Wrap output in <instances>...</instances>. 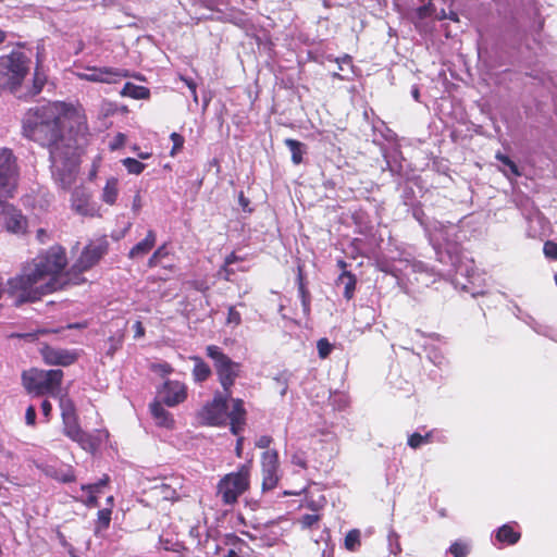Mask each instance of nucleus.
I'll return each instance as SVG.
<instances>
[{
    "label": "nucleus",
    "mask_w": 557,
    "mask_h": 557,
    "mask_svg": "<svg viewBox=\"0 0 557 557\" xmlns=\"http://www.w3.org/2000/svg\"><path fill=\"white\" fill-rule=\"evenodd\" d=\"M22 136L48 150L53 176L63 189H69L88 136L78 111L63 101L32 107L22 119Z\"/></svg>",
    "instance_id": "1"
},
{
    "label": "nucleus",
    "mask_w": 557,
    "mask_h": 557,
    "mask_svg": "<svg viewBox=\"0 0 557 557\" xmlns=\"http://www.w3.org/2000/svg\"><path fill=\"white\" fill-rule=\"evenodd\" d=\"M67 265V256L61 245H53L48 249L41 250L30 262L24 267L21 275L8 280V293L14 304L20 306L25 302H35L42 296L50 293H44V284H37L44 280L51 282L59 278Z\"/></svg>",
    "instance_id": "2"
},
{
    "label": "nucleus",
    "mask_w": 557,
    "mask_h": 557,
    "mask_svg": "<svg viewBox=\"0 0 557 557\" xmlns=\"http://www.w3.org/2000/svg\"><path fill=\"white\" fill-rule=\"evenodd\" d=\"M206 355L213 362L216 380L222 387L221 393H225L226 396H232V388L236 380L242 376L243 364L234 361L216 345H208L206 347Z\"/></svg>",
    "instance_id": "3"
},
{
    "label": "nucleus",
    "mask_w": 557,
    "mask_h": 557,
    "mask_svg": "<svg viewBox=\"0 0 557 557\" xmlns=\"http://www.w3.org/2000/svg\"><path fill=\"white\" fill-rule=\"evenodd\" d=\"M30 60L21 51L0 57V89L15 94L29 71Z\"/></svg>",
    "instance_id": "4"
},
{
    "label": "nucleus",
    "mask_w": 557,
    "mask_h": 557,
    "mask_svg": "<svg viewBox=\"0 0 557 557\" xmlns=\"http://www.w3.org/2000/svg\"><path fill=\"white\" fill-rule=\"evenodd\" d=\"M252 460L240 465L236 471L222 476L216 485V494L224 505H234L250 487Z\"/></svg>",
    "instance_id": "5"
},
{
    "label": "nucleus",
    "mask_w": 557,
    "mask_h": 557,
    "mask_svg": "<svg viewBox=\"0 0 557 557\" xmlns=\"http://www.w3.org/2000/svg\"><path fill=\"white\" fill-rule=\"evenodd\" d=\"M64 373L60 369L41 370L32 368L22 373L25 389L34 396H58Z\"/></svg>",
    "instance_id": "6"
},
{
    "label": "nucleus",
    "mask_w": 557,
    "mask_h": 557,
    "mask_svg": "<svg viewBox=\"0 0 557 557\" xmlns=\"http://www.w3.org/2000/svg\"><path fill=\"white\" fill-rule=\"evenodd\" d=\"M18 177L20 168L13 150L0 147V200L14 196Z\"/></svg>",
    "instance_id": "7"
},
{
    "label": "nucleus",
    "mask_w": 557,
    "mask_h": 557,
    "mask_svg": "<svg viewBox=\"0 0 557 557\" xmlns=\"http://www.w3.org/2000/svg\"><path fill=\"white\" fill-rule=\"evenodd\" d=\"M231 396L216 391L212 400L206 403L197 413L202 425L224 426L227 424V409Z\"/></svg>",
    "instance_id": "8"
},
{
    "label": "nucleus",
    "mask_w": 557,
    "mask_h": 557,
    "mask_svg": "<svg viewBox=\"0 0 557 557\" xmlns=\"http://www.w3.org/2000/svg\"><path fill=\"white\" fill-rule=\"evenodd\" d=\"M262 492L274 490L281 479L278 453L276 449H268L261 455Z\"/></svg>",
    "instance_id": "9"
},
{
    "label": "nucleus",
    "mask_w": 557,
    "mask_h": 557,
    "mask_svg": "<svg viewBox=\"0 0 557 557\" xmlns=\"http://www.w3.org/2000/svg\"><path fill=\"white\" fill-rule=\"evenodd\" d=\"M0 215L5 231L18 236L25 235L28 228V220L22 211L13 205L5 202V199L0 200Z\"/></svg>",
    "instance_id": "10"
},
{
    "label": "nucleus",
    "mask_w": 557,
    "mask_h": 557,
    "mask_svg": "<svg viewBox=\"0 0 557 557\" xmlns=\"http://www.w3.org/2000/svg\"><path fill=\"white\" fill-rule=\"evenodd\" d=\"M86 270H81L76 268V263L66 271L62 272L59 278H54L51 282H46L44 284V293H55L60 290H65L72 286L82 285L86 282L83 273Z\"/></svg>",
    "instance_id": "11"
},
{
    "label": "nucleus",
    "mask_w": 557,
    "mask_h": 557,
    "mask_svg": "<svg viewBox=\"0 0 557 557\" xmlns=\"http://www.w3.org/2000/svg\"><path fill=\"white\" fill-rule=\"evenodd\" d=\"M72 209L84 216H94L96 208L91 202V195L84 187H76L71 195Z\"/></svg>",
    "instance_id": "12"
},
{
    "label": "nucleus",
    "mask_w": 557,
    "mask_h": 557,
    "mask_svg": "<svg viewBox=\"0 0 557 557\" xmlns=\"http://www.w3.org/2000/svg\"><path fill=\"white\" fill-rule=\"evenodd\" d=\"M232 409L227 412V420H230V430L232 434L239 435L246 424L247 411L244 407L242 398H233L231 396Z\"/></svg>",
    "instance_id": "13"
},
{
    "label": "nucleus",
    "mask_w": 557,
    "mask_h": 557,
    "mask_svg": "<svg viewBox=\"0 0 557 557\" xmlns=\"http://www.w3.org/2000/svg\"><path fill=\"white\" fill-rule=\"evenodd\" d=\"M187 398V386L180 381H166L163 385V403L169 407L177 406Z\"/></svg>",
    "instance_id": "14"
},
{
    "label": "nucleus",
    "mask_w": 557,
    "mask_h": 557,
    "mask_svg": "<svg viewBox=\"0 0 557 557\" xmlns=\"http://www.w3.org/2000/svg\"><path fill=\"white\" fill-rule=\"evenodd\" d=\"M42 358L47 364L67 367L77 360V354L67 349L45 347Z\"/></svg>",
    "instance_id": "15"
},
{
    "label": "nucleus",
    "mask_w": 557,
    "mask_h": 557,
    "mask_svg": "<svg viewBox=\"0 0 557 557\" xmlns=\"http://www.w3.org/2000/svg\"><path fill=\"white\" fill-rule=\"evenodd\" d=\"M128 76L129 74L127 71L114 67H94L91 69L90 74L84 75V77L89 82L107 84L116 83L120 78Z\"/></svg>",
    "instance_id": "16"
},
{
    "label": "nucleus",
    "mask_w": 557,
    "mask_h": 557,
    "mask_svg": "<svg viewBox=\"0 0 557 557\" xmlns=\"http://www.w3.org/2000/svg\"><path fill=\"white\" fill-rule=\"evenodd\" d=\"M63 433L72 441L78 443L84 449L90 444V435L83 431L78 423V418L62 420Z\"/></svg>",
    "instance_id": "17"
},
{
    "label": "nucleus",
    "mask_w": 557,
    "mask_h": 557,
    "mask_svg": "<svg viewBox=\"0 0 557 557\" xmlns=\"http://www.w3.org/2000/svg\"><path fill=\"white\" fill-rule=\"evenodd\" d=\"M103 253L104 249L100 246L89 245L85 247L75 262L76 268H79L81 270L91 269L95 264L98 263Z\"/></svg>",
    "instance_id": "18"
},
{
    "label": "nucleus",
    "mask_w": 557,
    "mask_h": 557,
    "mask_svg": "<svg viewBox=\"0 0 557 557\" xmlns=\"http://www.w3.org/2000/svg\"><path fill=\"white\" fill-rule=\"evenodd\" d=\"M150 412L156 423L159 426L165 429H173L175 421L172 414L164 409L163 405L160 401H153L150 404Z\"/></svg>",
    "instance_id": "19"
},
{
    "label": "nucleus",
    "mask_w": 557,
    "mask_h": 557,
    "mask_svg": "<svg viewBox=\"0 0 557 557\" xmlns=\"http://www.w3.org/2000/svg\"><path fill=\"white\" fill-rule=\"evenodd\" d=\"M297 285L304 313L306 317H309L311 311V295L306 286L302 264L297 267Z\"/></svg>",
    "instance_id": "20"
},
{
    "label": "nucleus",
    "mask_w": 557,
    "mask_h": 557,
    "mask_svg": "<svg viewBox=\"0 0 557 557\" xmlns=\"http://www.w3.org/2000/svg\"><path fill=\"white\" fill-rule=\"evenodd\" d=\"M157 235L153 230H149L146 237L137 243L128 252L131 259L147 255L156 245Z\"/></svg>",
    "instance_id": "21"
},
{
    "label": "nucleus",
    "mask_w": 557,
    "mask_h": 557,
    "mask_svg": "<svg viewBox=\"0 0 557 557\" xmlns=\"http://www.w3.org/2000/svg\"><path fill=\"white\" fill-rule=\"evenodd\" d=\"M189 359L194 362L191 371L193 379L196 383H203L212 375L210 366L199 356H190Z\"/></svg>",
    "instance_id": "22"
},
{
    "label": "nucleus",
    "mask_w": 557,
    "mask_h": 557,
    "mask_svg": "<svg viewBox=\"0 0 557 557\" xmlns=\"http://www.w3.org/2000/svg\"><path fill=\"white\" fill-rule=\"evenodd\" d=\"M120 194L119 180L109 177L102 188L101 200L108 206H114Z\"/></svg>",
    "instance_id": "23"
},
{
    "label": "nucleus",
    "mask_w": 557,
    "mask_h": 557,
    "mask_svg": "<svg viewBox=\"0 0 557 557\" xmlns=\"http://www.w3.org/2000/svg\"><path fill=\"white\" fill-rule=\"evenodd\" d=\"M495 537L502 544L515 545L521 539V533L507 523L497 529Z\"/></svg>",
    "instance_id": "24"
},
{
    "label": "nucleus",
    "mask_w": 557,
    "mask_h": 557,
    "mask_svg": "<svg viewBox=\"0 0 557 557\" xmlns=\"http://www.w3.org/2000/svg\"><path fill=\"white\" fill-rule=\"evenodd\" d=\"M121 95L136 100H145L150 97V90L145 86L135 85L133 83L127 82L124 85Z\"/></svg>",
    "instance_id": "25"
},
{
    "label": "nucleus",
    "mask_w": 557,
    "mask_h": 557,
    "mask_svg": "<svg viewBox=\"0 0 557 557\" xmlns=\"http://www.w3.org/2000/svg\"><path fill=\"white\" fill-rule=\"evenodd\" d=\"M224 544L231 546L224 557H242L243 547L246 546V542L233 533L225 535Z\"/></svg>",
    "instance_id": "26"
},
{
    "label": "nucleus",
    "mask_w": 557,
    "mask_h": 557,
    "mask_svg": "<svg viewBox=\"0 0 557 557\" xmlns=\"http://www.w3.org/2000/svg\"><path fill=\"white\" fill-rule=\"evenodd\" d=\"M339 282H344V297L346 300H350L354 298L356 286H357V277L350 271H344L338 276Z\"/></svg>",
    "instance_id": "27"
},
{
    "label": "nucleus",
    "mask_w": 557,
    "mask_h": 557,
    "mask_svg": "<svg viewBox=\"0 0 557 557\" xmlns=\"http://www.w3.org/2000/svg\"><path fill=\"white\" fill-rule=\"evenodd\" d=\"M111 516H112L111 508H103L97 512V519L95 521V528H94V532L96 535L101 533L102 531H106L109 529L110 523H111Z\"/></svg>",
    "instance_id": "28"
},
{
    "label": "nucleus",
    "mask_w": 557,
    "mask_h": 557,
    "mask_svg": "<svg viewBox=\"0 0 557 557\" xmlns=\"http://www.w3.org/2000/svg\"><path fill=\"white\" fill-rule=\"evenodd\" d=\"M284 144L289 148L292 152V161L294 164H300L302 162V154L305 152V145L296 139L286 138Z\"/></svg>",
    "instance_id": "29"
},
{
    "label": "nucleus",
    "mask_w": 557,
    "mask_h": 557,
    "mask_svg": "<svg viewBox=\"0 0 557 557\" xmlns=\"http://www.w3.org/2000/svg\"><path fill=\"white\" fill-rule=\"evenodd\" d=\"M60 409L62 420L78 418L74 401L66 395L60 397Z\"/></svg>",
    "instance_id": "30"
},
{
    "label": "nucleus",
    "mask_w": 557,
    "mask_h": 557,
    "mask_svg": "<svg viewBox=\"0 0 557 557\" xmlns=\"http://www.w3.org/2000/svg\"><path fill=\"white\" fill-rule=\"evenodd\" d=\"M170 255L168 244H163L158 247L151 257L148 259L147 265L149 268H156L162 264V260Z\"/></svg>",
    "instance_id": "31"
},
{
    "label": "nucleus",
    "mask_w": 557,
    "mask_h": 557,
    "mask_svg": "<svg viewBox=\"0 0 557 557\" xmlns=\"http://www.w3.org/2000/svg\"><path fill=\"white\" fill-rule=\"evenodd\" d=\"M432 441H433V431H430L424 435H421L420 433L416 432V433H412L408 437V445L411 448L417 449L420 446H422L423 444L432 443Z\"/></svg>",
    "instance_id": "32"
},
{
    "label": "nucleus",
    "mask_w": 557,
    "mask_h": 557,
    "mask_svg": "<svg viewBox=\"0 0 557 557\" xmlns=\"http://www.w3.org/2000/svg\"><path fill=\"white\" fill-rule=\"evenodd\" d=\"M471 552V547L469 543L465 541H455L448 548V553L453 555V557H467Z\"/></svg>",
    "instance_id": "33"
},
{
    "label": "nucleus",
    "mask_w": 557,
    "mask_h": 557,
    "mask_svg": "<svg viewBox=\"0 0 557 557\" xmlns=\"http://www.w3.org/2000/svg\"><path fill=\"white\" fill-rule=\"evenodd\" d=\"M360 531L358 529H352L348 531L345 536V547L349 552H355L360 547Z\"/></svg>",
    "instance_id": "34"
},
{
    "label": "nucleus",
    "mask_w": 557,
    "mask_h": 557,
    "mask_svg": "<svg viewBox=\"0 0 557 557\" xmlns=\"http://www.w3.org/2000/svg\"><path fill=\"white\" fill-rule=\"evenodd\" d=\"M122 164L125 166L129 174L139 175L144 172L146 164L134 158H125L122 160Z\"/></svg>",
    "instance_id": "35"
},
{
    "label": "nucleus",
    "mask_w": 557,
    "mask_h": 557,
    "mask_svg": "<svg viewBox=\"0 0 557 557\" xmlns=\"http://www.w3.org/2000/svg\"><path fill=\"white\" fill-rule=\"evenodd\" d=\"M47 82L46 75L38 70V67L35 70L34 77H33V87L30 90L32 96H36L41 92L45 84Z\"/></svg>",
    "instance_id": "36"
},
{
    "label": "nucleus",
    "mask_w": 557,
    "mask_h": 557,
    "mask_svg": "<svg viewBox=\"0 0 557 557\" xmlns=\"http://www.w3.org/2000/svg\"><path fill=\"white\" fill-rule=\"evenodd\" d=\"M321 518V515L318 513H306L300 517L299 524L302 529H312L318 525Z\"/></svg>",
    "instance_id": "37"
},
{
    "label": "nucleus",
    "mask_w": 557,
    "mask_h": 557,
    "mask_svg": "<svg viewBox=\"0 0 557 557\" xmlns=\"http://www.w3.org/2000/svg\"><path fill=\"white\" fill-rule=\"evenodd\" d=\"M317 349L320 359H326L332 352L333 346L327 338L323 337L317 342Z\"/></svg>",
    "instance_id": "38"
},
{
    "label": "nucleus",
    "mask_w": 557,
    "mask_h": 557,
    "mask_svg": "<svg viewBox=\"0 0 557 557\" xmlns=\"http://www.w3.org/2000/svg\"><path fill=\"white\" fill-rule=\"evenodd\" d=\"M110 482V478L108 474H104L98 482L91 484L82 485L83 491H87L88 493H98L102 486L108 485Z\"/></svg>",
    "instance_id": "39"
},
{
    "label": "nucleus",
    "mask_w": 557,
    "mask_h": 557,
    "mask_svg": "<svg viewBox=\"0 0 557 557\" xmlns=\"http://www.w3.org/2000/svg\"><path fill=\"white\" fill-rule=\"evenodd\" d=\"M170 139L173 143L170 154L174 157L183 149L185 139L181 134L175 132L170 135Z\"/></svg>",
    "instance_id": "40"
},
{
    "label": "nucleus",
    "mask_w": 557,
    "mask_h": 557,
    "mask_svg": "<svg viewBox=\"0 0 557 557\" xmlns=\"http://www.w3.org/2000/svg\"><path fill=\"white\" fill-rule=\"evenodd\" d=\"M496 159L499 160L504 165L508 166L510 172L515 176H520L521 173L518 169V165L506 154L497 153Z\"/></svg>",
    "instance_id": "41"
},
{
    "label": "nucleus",
    "mask_w": 557,
    "mask_h": 557,
    "mask_svg": "<svg viewBox=\"0 0 557 557\" xmlns=\"http://www.w3.org/2000/svg\"><path fill=\"white\" fill-rule=\"evenodd\" d=\"M242 323V315L234 306H230L227 310L226 324L238 326Z\"/></svg>",
    "instance_id": "42"
},
{
    "label": "nucleus",
    "mask_w": 557,
    "mask_h": 557,
    "mask_svg": "<svg viewBox=\"0 0 557 557\" xmlns=\"http://www.w3.org/2000/svg\"><path fill=\"white\" fill-rule=\"evenodd\" d=\"M543 252L546 258L557 260V243L554 240H546L543 246Z\"/></svg>",
    "instance_id": "43"
},
{
    "label": "nucleus",
    "mask_w": 557,
    "mask_h": 557,
    "mask_svg": "<svg viewBox=\"0 0 557 557\" xmlns=\"http://www.w3.org/2000/svg\"><path fill=\"white\" fill-rule=\"evenodd\" d=\"M141 208H143V197H141L140 189L137 188L135 190V195L132 200V211H133L134 215H138Z\"/></svg>",
    "instance_id": "44"
},
{
    "label": "nucleus",
    "mask_w": 557,
    "mask_h": 557,
    "mask_svg": "<svg viewBox=\"0 0 557 557\" xmlns=\"http://www.w3.org/2000/svg\"><path fill=\"white\" fill-rule=\"evenodd\" d=\"M433 13L432 3L423 4L416 9V15L418 18L423 20L431 16Z\"/></svg>",
    "instance_id": "45"
},
{
    "label": "nucleus",
    "mask_w": 557,
    "mask_h": 557,
    "mask_svg": "<svg viewBox=\"0 0 557 557\" xmlns=\"http://www.w3.org/2000/svg\"><path fill=\"white\" fill-rule=\"evenodd\" d=\"M25 421L27 425L34 426L36 424V409L29 405L25 412Z\"/></svg>",
    "instance_id": "46"
},
{
    "label": "nucleus",
    "mask_w": 557,
    "mask_h": 557,
    "mask_svg": "<svg viewBox=\"0 0 557 557\" xmlns=\"http://www.w3.org/2000/svg\"><path fill=\"white\" fill-rule=\"evenodd\" d=\"M181 79L188 87V89L190 90V94L193 96V99L197 102L198 101V95H197V84L195 83V81L191 79V78L184 77V76H182Z\"/></svg>",
    "instance_id": "47"
},
{
    "label": "nucleus",
    "mask_w": 557,
    "mask_h": 557,
    "mask_svg": "<svg viewBox=\"0 0 557 557\" xmlns=\"http://www.w3.org/2000/svg\"><path fill=\"white\" fill-rule=\"evenodd\" d=\"M273 438L270 435H261L255 443L256 447L268 449L272 444Z\"/></svg>",
    "instance_id": "48"
},
{
    "label": "nucleus",
    "mask_w": 557,
    "mask_h": 557,
    "mask_svg": "<svg viewBox=\"0 0 557 557\" xmlns=\"http://www.w3.org/2000/svg\"><path fill=\"white\" fill-rule=\"evenodd\" d=\"M58 481L60 482H63V483H71V482H74L76 480V476L74 474V471L73 470H69L60 475H55L54 476Z\"/></svg>",
    "instance_id": "49"
},
{
    "label": "nucleus",
    "mask_w": 557,
    "mask_h": 557,
    "mask_svg": "<svg viewBox=\"0 0 557 557\" xmlns=\"http://www.w3.org/2000/svg\"><path fill=\"white\" fill-rule=\"evenodd\" d=\"M238 202L245 212L250 213L252 211V209L250 208V200L244 195L243 191H240L238 195Z\"/></svg>",
    "instance_id": "50"
},
{
    "label": "nucleus",
    "mask_w": 557,
    "mask_h": 557,
    "mask_svg": "<svg viewBox=\"0 0 557 557\" xmlns=\"http://www.w3.org/2000/svg\"><path fill=\"white\" fill-rule=\"evenodd\" d=\"M292 463L297 466V467H299V468H301V469H307V467H308L305 457L302 455H300V454L293 455Z\"/></svg>",
    "instance_id": "51"
},
{
    "label": "nucleus",
    "mask_w": 557,
    "mask_h": 557,
    "mask_svg": "<svg viewBox=\"0 0 557 557\" xmlns=\"http://www.w3.org/2000/svg\"><path fill=\"white\" fill-rule=\"evenodd\" d=\"M188 284L196 290L206 293L209 289V285L205 281H190Z\"/></svg>",
    "instance_id": "52"
},
{
    "label": "nucleus",
    "mask_w": 557,
    "mask_h": 557,
    "mask_svg": "<svg viewBox=\"0 0 557 557\" xmlns=\"http://www.w3.org/2000/svg\"><path fill=\"white\" fill-rule=\"evenodd\" d=\"M41 411H42V414L45 416V418L47 420H49L51 417V412H52V405L49 400L45 399L41 403Z\"/></svg>",
    "instance_id": "53"
},
{
    "label": "nucleus",
    "mask_w": 557,
    "mask_h": 557,
    "mask_svg": "<svg viewBox=\"0 0 557 557\" xmlns=\"http://www.w3.org/2000/svg\"><path fill=\"white\" fill-rule=\"evenodd\" d=\"M96 494L97 493H89V496L85 500V505L88 508H96L99 506L98 496Z\"/></svg>",
    "instance_id": "54"
},
{
    "label": "nucleus",
    "mask_w": 557,
    "mask_h": 557,
    "mask_svg": "<svg viewBox=\"0 0 557 557\" xmlns=\"http://www.w3.org/2000/svg\"><path fill=\"white\" fill-rule=\"evenodd\" d=\"M36 238L40 244H45L49 239V234L45 228H38L36 232Z\"/></svg>",
    "instance_id": "55"
},
{
    "label": "nucleus",
    "mask_w": 557,
    "mask_h": 557,
    "mask_svg": "<svg viewBox=\"0 0 557 557\" xmlns=\"http://www.w3.org/2000/svg\"><path fill=\"white\" fill-rule=\"evenodd\" d=\"M133 329L135 331V337L136 338L143 337L145 335V327H144V325H143V323L140 321H136L134 323Z\"/></svg>",
    "instance_id": "56"
},
{
    "label": "nucleus",
    "mask_w": 557,
    "mask_h": 557,
    "mask_svg": "<svg viewBox=\"0 0 557 557\" xmlns=\"http://www.w3.org/2000/svg\"><path fill=\"white\" fill-rule=\"evenodd\" d=\"M221 272H224V280L228 282L232 281V276L235 274V271L225 263L221 268Z\"/></svg>",
    "instance_id": "57"
},
{
    "label": "nucleus",
    "mask_w": 557,
    "mask_h": 557,
    "mask_svg": "<svg viewBox=\"0 0 557 557\" xmlns=\"http://www.w3.org/2000/svg\"><path fill=\"white\" fill-rule=\"evenodd\" d=\"M243 259L238 257L235 252H231L228 256L225 257L224 263L226 265H231L237 261H242Z\"/></svg>",
    "instance_id": "58"
},
{
    "label": "nucleus",
    "mask_w": 557,
    "mask_h": 557,
    "mask_svg": "<svg viewBox=\"0 0 557 557\" xmlns=\"http://www.w3.org/2000/svg\"><path fill=\"white\" fill-rule=\"evenodd\" d=\"M336 62L339 64V69L342 70V64H351L352 58L349 54H345L342 58H337Z\"/></svg>",
    "instance_id": "59"
},
{
    "label": "nucleus",
    "mask_w": 557,
    "mask_h": 557,
    "mask_svg": "<svg viewBox=\"0 0 557 557\" xmlns=\"http://www.w3.org/2000/svg\"><path fill=\"white\" fill-rule=\"evenodd\" d=\"M243 443H244V437L239 436L237 438L236 447H235V453H236L237 457H242V454H243Z\"/></svg>",
    "instance_id": "60"
},
{
    "label": "nucleus",
    "mask_w": 557,
    "mask_h": 557,
    "mask_svg": "<svg viewBox=\"0 0 557 557\" xmlns=\"http://www.w3.org/2000/svg\"><path fill=\"white\" fill-rule=\"evenodd\" d=\"M87 326H88V322L83 321V322L71 323L67 325V329H86Z\"/></svg>",
    "instance_id": "61"
},
{
    "label": "nucleus",
    "mask_w": 557,
    "mask_h": 557,
    "mask_svg": "<svg viewBox=\"0 0 557 557\" xmlns=\"http://www.w3.org/2000/svg\"><path fill=\"white\" fill-rule=\"evenodd\" d=\"M110 342H111V346L108 349L107 354L112 357L117 349V344L114 342L113 337H110Z\"/></svg>",
    "instance_id": "62"
},
{
    "label": "nucleus",
    "mask_w": 557,
    "mask_h": 557,
    "mask_svg": "<svg viewBox=\"0 0 557 557\" xmlns=\"http://www.w3.org/2000/svg\"><path fill=\"white\" fill-rule=\"evenodd\" d=\"M162 487H164V488L169 490V491H166V493H165V497H166V498H175V497L177 496V494H176V491H175V490H170V487H169L168 485H165V484H162Z\"/></svg>",
    "instance_id": "63"
},
{
    "label": "nucleus",
    "mask_w": 557,
    "mask_h": 557,
    "mask_svg": "<svg viewBox=\"0 0 557 557\" xmlns=\"http://www.w3.org/2000/svg\"><path fill=\"white\" fill-rule=\"evenodd\" d=\"M337 267L344 272V271H347L346 268H347V262L343 259H339L337 260Z\"/></svg>",
    "instance_id": "64"
}]
</instances>
